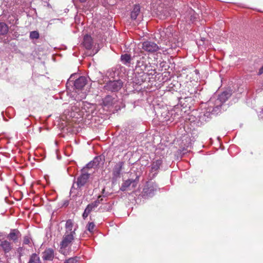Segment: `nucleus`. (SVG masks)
I'll return each instance as SVG.
<instances>
[{"label": "nucleus", "instance_id": "obj_14", "mask_svg": "<svg viewBox=\"0 0 263 263\" xmlns=\"http://www.w3.org/2000/svg\"><path fill=\"white\" fill-rule=\"evenodd\" d=\"M101 161V158L100 157H96L93 160L89 162L86 165V167L88 168H91L92 167H96L99 165L100 162Z\"/></svg>", "mask_w": 263, "mask_h": 263}, {"label": "nucleus", "instance_id": "obj_27", "mask_svg": "<svg viewBox=\"0 0 263 263\" xmlns=\"http://www.w3.org/2000/svg\"><path fill=\"white\" fill-rule=\"evenodd\" d=\"M78 261V257H72L66 260L64 263H77Z\"/></svg>", "mask_w": 263, "mask_h": 263}, {"label": "nucleus", "instance_id": "obj_10", "mask_svg": "<svg viewBox=\"0 0 263 263\" xmlns=\"http://www.w3.org/2000/svg\"><path fill=\"white\" fill-rule=\"evenodd\" d=\"M122 83H106L104 88L111 92L118 91L122 86Z\"/></svg>", "mask_w": 263, "mask_h": 263}, {"label": "nucleus", "instance_id": "obj_12", "mask_svg": "<svg viewBox=\"0 0 263 263\" xmlns=\"http://www.w3.org/2000/svg\"><path fill=\"white\" fill-rule=\"evenodd\" d=\"M103 200L101 196H98V199L94 202L87 205V207L85 209L89 214L96 208H97L101 202Z\"/></svg>", "mask_w": 263, "mask_h": 263}, {"label": "nucleus", "instance_id": "obj_37", "mask_svg": "<svg viewBox=\"0 0 263 263\" xmlns=\"http://www.w3.org/2000/svg\"><path fill=\"white\" fill-rule=\"evenodd\" d=\"M171 85H173V86H174V85L173 84V83H171Z\"/></svg>", "mask_w": 263, "mask_h": 263}, {"label": "nucleus", "instance_id": "obj_4", "mask_svg": "<svg viewBox=\"0 0 263 263\" xmlns=\"http://www.w3.org/2000/svg\"><path fill=\"white\" fill-rule=\"evenodd\" d=\"M89 175L88 173H83L78 177L76 182L78 188H81L86 184L89 179Z\"/></svg>", "mask_w": 263, "mask_h": 263}, {"label": "nucleus", "instance_id": "obj_30", "mask_svg": "<svg viewBox=\"0 0 263 263\" xmlns=\"http://www.w3.org/2000/svg\"><path fill=\"white\" fill-rule=\"evenodd\" d=\"M107 82H122V81L119 79H113V80H109Z\"/></svg>", "mask_w": 263, "mask_h": 263}, {"label": "nucleus", "instance_id": "obj_8", "mask_svg": "<svg viewBox=\"0 0 263 263\" xmlns=\"http://www.w3.org/2000/svg\"><path fill=\"white\" fill-rule=\"evenodd\" d=\"M233 91V89L229 87L219 95L218 99L222 103L225 102L231 96Z\"/></svg>", "mask_w": 263, "mask_h": 263}, {"label": "nucleus", "instance_id": "obj_5", "mask_svg": "<svg viewBox=\"0 0 263 263\" xmlns=\"http://www.w3.org/2000/svg\"><path fill=\"white\" fill-rule=\"evenodd\" d=\"M22 235L20 231L17 229H11L10 232L7 236V238L14 243L16 242Z\"/></svg>", "mask_w": 263, "mask_h": 263}, {"label": "nucleus", "instance_id": "obj_1", "mask_svg": "<svg viewBox=\"0 0 263 263\" xmlns=\"http://www.w3.org/2000/svg\"><path fill=\"white\" fill-rule=\"evenodd\" d=\"M142 48L149 53L156 52L160 49L157 44L149 41H145L142 43Z\"/></svg>", "mask_w": 263, "mask_h": 263}, {"label": "nucleus", "instance_id": "obj_18", "mask_svg": "<svg viewBox=\"0 0 263 263\" xmlns=\"http://www.w3.org/2000/svg\"><path fill=\"white\" fill-rule=\"evenodd\" d=\"M121 61L124 65H129L131 61V57L129 54L126 53L122 54L121 56Z\"/></svg>", "mask_w": 263, "mask_h": 263}, {"label": "nucleus", "instance_id": "obj_16", "mask_svg": "<svg viewBox=\"0 0 263 263\" xmlns=\"http://www.w3.org/2000/svg\"><path fill=\"white\" fill-rule=\"evenodd\" d=\"M27 263H42L39 255L36 253L32 254Z\"/></svg>", "mask_w": 263, "mask_h": 263}, {"label": "nucleus", "instance_id": "obj_22", "mask_svg": "<svg viewBox=\"0 0 263 263\" xmlns=\"http://www.w3.org/2000/svg\"><path fill=\"white\" fill-rule=\"evenodd\" d=\"M155 191H156V189H155L153 186H149L147 188H144L143 189V192H144V194L148 196H152L154 194V193Z\"/></svg>", "mask_w": 263, "mask_h": 263}, {"label": "nucleus", "instance_id": "obj_19", "mask_svg": "<svg viewBox=\"0 0 263 263\" xmlns=\"http://www.w3.org/2000/svg\"><path fill=\"white\" fill-rule=\"evenodd\" d=\"M134 182L135 180L132 179H127V180L124 181L121 185L120 190L122 191H126L127 187H128L131 185V184Z\"/></svg>", "mask_w": 263, "mask_h": 263}, {"label": "nucleus", "instance_id": "obj_2", "mask_svg": "<svg viewBox=\"0 0 263 263\" xmlns=\"http://www.w3.org/2000/svg\"><path fill=\"white\" fill-rule=\"evenodd\" d=\"M89 80V77L81 76L78 73H74L71 74L67 82H88Z\"/></svg>", "mask_w": 263, "mask_h": 263}, {"label": "nucleus", "instance_id": "obj_3", "mask_svg": "<svg viewBox=\"0 0 263 263\" xmlns=\"http://www.w3.org/2000/svg\"><path fill=\"white\" fill-rule=\"evenodd\" d=\"M74 234L65 233L60 243L61 250L66 248L71 244L72 240L74 239Z\"/></svg>", "mask_w": 263, "mask_h": 263}, {"label": "nucleus", "instance_id": "obj_35", "mask_svg": "<svg viewBox=\"0 0 263 263\" xmlns=\"http://www.w3.org/2000/svg\"><path fill=\"white\" fill-rule=\"evenodd\" d=\"M79 1L81 3H84V2H86L87 0H79Z\"/></svg>", "mask_w": 263, "mask_h": 263}, {"label": "nucleus", "instance_id": "obj_36", "mask_svg": "<svg viewBox=\"0 0 263 263\" xmlns=\"http://www.w3.org/2000/svg\"><path fill=\"white\" fill-rule=\"evenodd\" d=\"M61 252L62 253H63V254H64V252H63V249H62V250H61Z\"/></svg>", "mask_w": 263, "mask_h": 263}, {"label": "nucleus", "instance_id": "obj_20", "mask_svg": "<svg viewBox=\"0 0 263 263\" xmlns=\"http://www.w3.org/2000/svg\"><path fill=\"white\" fill-rule=\"evenodd\" d=\"M7 25L4 22H0V35L6 34L8 31Z\"/></svg>", "mask_w": 263, "mask_h": 263}, {"label": "nucleus", "instance_id": "obj_31", "mask_svg": "<svg viewBox=\"0 0 263 263\" xmlns=\"http://www.w3.org/2000/svg\"><path fill=\"white\" fill-rule=\"evenodd\" d=\"M88 215H89V213L86 210H84V212L82 215L83 218L84 219H85L86 218H87L88 217Z\"/></svg>", "mask_w": 263, "mask_h": 263}, {"label": "nucleus", "instance_id": "obj_32", "mask_svg": "<svg viewBox=\"0 0 263 263\" xmlns=\"http://www.w3.org/2000/svg\"><path fill=\"white\" fill-rule=\"evenodd\" d=\"M263 73V65L261 66V67L259 69L258 74L261 75Z\"/></svg>", "mask_w": 263, "mask_h": 263}, {"label": "nucleus", "instance_id": "obj_29", "mask_svg": "<svg viewBox=\"0 0 263 263\" xmlns=\"http://www.w3.org/2000/svg\"><path fill=\"white\" fill-rule=\"evenodd\" d=\"M24 250V249L23 247H19L18 249H17V252L19 253L20 254V257H21L23 254H22V252Z\"/></svg>", "mask_w": 263, "mask_h": 263}, {"label": "nucleus", "instance_id": "obj_11", "mask_svg": "<svg viewBox=\"0 0 263 263\" xmlns=\"http://www.w3.org/2000/svg\"><path fill=\"white\" fill-rule=\"evenodd\" d=\"M74 222L71 219H68L66 221L65 224V233L66 234H75L76 228H73Z\"/></svg>", "mask_w": 263, "mask_h": 263}, {"label": "nucleus", "instance_id": "obj_6", "mask_svg": "<svg viewBox=\"0 0 263 263\" xmlns=\"http://www.w3.org/2000/svg\"><path fill=\"white\" fill-rule=\"evenodd\" d=\"M0 249L6 254L9 253L13 249L12 243L7 240H0Z\"/></svg>", "mask_w": 263, "mask_h": 263}, {"label": "nucleus", "instance_id": "obj_28", "mask_svg": "<svg viewBox=\"0 0 263 263\" xmlns=\"http://www.w3.org/2000/svg\"><path fill=\"white\" fill-rule=\"evenodd\" d=\"M73 85V87H74V89H81L82 88H83L84 86V83H72Z\"/></svg>", "mask_w": 263, "mask_h": 263}, {"label": "nucleus", "instance_id": "obj_21", "mask_svg": "<svg viewBox=\"0 0 263 263\" xmlns=\"http://www.w3.org/2000/svg\"><path fill=\"white\" fill-rule=\"evenodd\" d=\"M113 103V98L111 96H107L103 100V104L104 106H110Z\"/></svg>", "mask_w": 263, "mask_h": 263}, {"label": "nucleus", "instance_id": "obj_15", "mask_svg": "<svg viewBox=\"0 0 263 263\" xmlns=\"http://www.w3.org/2000/svg\"><path fill=\"white\" fill-rule=\"evenodd\" d=\"M162 163L161 159H159L153 162L151 167V171L152 172H157Z\"/></svg>", "mask_w": 263, "mask_h": 263}, {"label": "nucleus", "instance_id": "obj_13", "mask_svg": "<svg viewBox=\"0 0 263 263\" xmlns=\"http://www.w3.org/2000/svg\"><path fill=\"white\" fill-rule=\"evenodd\" d=\"M83 45L85 48L90 49L92 46V40L90 35H86L83 39Z\"/></svg>", "mask_w": 263, "mask_h": 263}, {"label": "nucleus", "instance_id": "obj_7", "mask_svg": "<svg viewBox=\"0 0 263 263\" xmlns=\"http://www.w3.org/2000/svg\"><path fill=\"white\" fill-rule=\"evenodd\" d=\"M123 165L124 162L120 161L115 165L112 170V175L114 178L117 179L120 177L121 172Z\"/></svg>", "mask_w": 263, "mask_h": 263}, {"label": "nucleus", "instance_id": "obj_23", "mask_svg": "<svg viewBox=\"0 0 263 263\" xmlns=\"http://www.w3.org/2000/svg\"><path fill=\"white\" fill-rule=\"evenodd\" d=\"M144 58L142 57L140 60L137 61L136 67L141 68V70H144L146 68V65L144 61Z\"/></svg>", "mask_w": 263, "mask_h": 263}, {"label": "nucleus", "instance_id": "obj_33", "mask_svg": "<svg viewBox=\"0 0 263 263\" xmlns=\"http://www.w3.org/2000/svg\"><path fill=\"white\" fill-rule=\"evenodd\" d=\"M195 72L197 74H198V73H199V71H198V70L196 69V70H195Z\"/></svg>", "mask_w": 263, "mask_h": 263}, {"label": "nucleus", "instance_id": "obj_24", "mask_svg": "<svg viewBox=\"0 0 263 263\" xmlns=\"http://www.w3.org/2000/svg\"><path fill=\"white\" fill-rule=\"evenodd\" d=\"M87 230L90 232L91 233H92L95 231V224L93 222H89L87 225Z\"/></svg>", "mask_w": 263, "mask_h": 263}, {"label": "nucleus", "instance_id": "obj_9", "mask_svg": "<svg viewBox=\"0 0 263 263\" xmlns=\"http://www.w3.org/2000/svg\"><path fill=\"white\" fill-rule=\"evenodd\" d=\"M54 257V251L51 248H47L43 252L42 258L44 260H52Z\"/></svg>", "mask_w": 263, "mask_h": 263}, {"label": "nucleus", "instance_id": "obj_17", "mask_svg": "<svg viewBox=\"0 0 263 263\" xmlns=\"http://www.w3.org/2000/svg\"><path fill=\"white\" fill-rule=\"evenodd\" d=\"M140 11V7L139 5H135L134 7L133 11L131 12L130 17L133 20H135Z\"/></svg>", "mask_w": 263, "mask_h": 263}, {"label": "nucleus", "instance_id": "obj_34", "mask_svg": "<svg viewBox=\"0 0 263 263\" xmlns=\"http://www.w3.org/2000/svg\"><path fill=\"white\" fill-rule=\"evenodd\" d=\"M105 188L103 189L102 190V193L104 194V192H105Z\"/></svg>", "mask_w": 263, "mask_h": 263}, {"label": "nucleus", "instance_id": "obj_26", "mask_svg": "<svg viewBox=\"0 0 263 263\" xmlns=\"http://www.w3.org/2000/svg\"><path fill=\"white\" fill-rule=\"evenodd\" d=\"M23 245H28L29 246H31V238L28 236H25L23 238Z\"/></svg>", "mask_w": 263, "mask_h": 263}, {"label": "nucleus", "instance_id": "obj_25", "mask_svg": "<svg viewBox=\"0 0 263 263\" xmlns=\"http://www.w3.org/2000/svg\"><path fill=\"white\" fill-rule=\"evenodd\" d=\"M29 37L31 39H37L39 38V33L37 31H31Z\"/></svg>", "mask_w": 263, "mask_h": 263}]
</instances>
